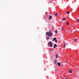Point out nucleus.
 I'll return each instance as SVG.
<instances>
[{"label": "nucleus", "mask_w": 79, "mask_h": 79, "mask_svg": "<svg viewBox=\"0 0 79 79\" xmlns=\"http://www.w3.org/2000/svg\"><path fill=\"white\" fill-rule=\"evenodd\" d=\"M46 35H48V37H50L53 36V33L51 30H49V32H46Z\"/></svg>", "instance_id": "1"}, {"label": "nucleus", "mask_w": 79, "mask_h": 79, "mask_svg": "<svg viewBox=\"0 0 79 79\" xmlns=\"http://www.w3.org/2000/svg\"><path fill=\"white\" fill-rule=\"evenodd\" d=\"M48 45H49L50 47H52L53 45L52 43V42L50 41L48 43Z\"/></svg>", "instance_id": "2"}, {"label": "nucleus", "mask_w": 79, "mask_h": 79, "mask_svg": "<svg viewBox=\"0 0 79 79\" xmlns=\"http://www.w3.org/2000/svg\"><path fill=\"white\" fill-rule=\"evenodd\" d=\"M52 41H55L56 43H57V40H56V38H54L53 39Z\"/></svg>", "instance_id": "3"}, {"label": "nucleus", "mask_w": 79, "mask_h": 79, "mask_svg": "<svg viewBox=\"0 0 79 79\" xmlns=\"http://www.w3.org/2000/svg\"><path fill=\"white\" fill-rule=\"evenodd\" d=\"M56 47H57V45L56 44H54L53 46L54 49L56 48Z\"/></svg>", "instance_id": "4"}, {"label": "nucleus", "mask_w": 79, "mask_h": 79, "mask_svg": "<svg viewBox=\"0 0 79 79\" xmlns=\"http://www.w3.org/2000/svg\"><path fill=\"white\" fill-rule=\"evenodd\" d=\"M57 63L58 66H61V63H60V62H57Z\"/></svg>", "instance_id": "5"}, {"label": "nucleus", "mask_w": 79, "mask_h": 79, "mask_svg": "<svg viewBox=\"0 0 79 79\" xmlns=\"http://www.w3.org/2000/svg\"><path fill=\"white\" fill-rule=\"evenodd\" d=\"M52 16L51 15L50 16L49 18V19H52Z\"/></svg>", "instance_id": "6"}, {"label": "nucleus", "mask_w": 79, "mask_h": 79, "mask_svg": "<svg viewBox=\"0 0 79 79\" xmlns=\"http://www.w3.org/2000/svg\"><path fill=\"white\" fill-rule=\"evenodd\" d=\"M46 40H49V37H48V36H47V37H46Z\"/></svg>", "instance_id": "7"}, {"label": "nucleus", "mask_w": 79, "mask_h": 79, "mask_svg": "<svg viewBox=\"0 0 79 79\" xmlns=\"http://www.w3.org/2000/svg\"><path fill=\"white\" fill-rule=\"evenodd\" d=\"M69 71L70 73H73V71H72L71 70H69Z\"/></svg>", "instance_id": "8"}, {"label": "nucleus", "mask_w": 79, "mask_h": 79, "mask_svg": "<svg viewBox=\"0 0 79 79\" xmlns=\"http://www.w3.org/2000/svg\"><path fill=\"white\" fill-rule=\"evenodd\" d=\"M62 21H66V18H64V19H63Z\"/></svg>", "instance_id": "9"}, {"label": "nucleus", "mask_w": 79, "mask_h": 79, "mask_svg": "<svg viewBox=\"0 0 79 79\" xmlns=\"http://www.w3.org/2000/svg\"><path fill=\"white\" fill-rule=\"evenodd\" d=\"M57 15H58V13H56L55 14V16H57Z\"/></svg>", "instance_id": "10"}, {"label": "nucleus", "mask_w": 79, "mask_h": 79, "mask_svg": "<svg viewBox=\"0 0 79 79\" xmlns=\"http://www.w3.org/2000/svg\"><path fill=\"white\" fill-rule=\"evenodd\" d=\"M56 62H57L56 60L54 62L55 64H56Z\"/></svg>", "instance_id": "11"}, {"label": "nucleus", "mask_w": 79, "mask_h": 79, "mask_svg": "<svg viewBox=\"0 0 79 79\" xmlns=\"http://www.w3.org/2000/svg\"><path fill=\"white\" fill-rule=\"evenodd\" d=\"M73 40L75 42L76 41V40H77V39H74Z\"/></svg>", "instance_id": "12"}, {"label": "nucleus", "mask_w": 79, "mask_h": 79, "mask_svg": "<svg viewBox=\"0 0 79 79\" xmlns=\"http://www.w3.org/2000/svg\"><path fill=\"white\" fill-rule=\"evenodd\" d=\"M77 21L78 23H79V19H78L77 20Z\"/></svg>", "instance_id": "13"}, {"label": "nucleus", "mask_w": 79, "mask_h": 79, "mask_svg": "<svg viewBox=\"0 0 79 79\" xmlns=\"http://www.w3.org/2000/svg\"><path fill=\"white\" fill-rule=\"evenodd\" d=\"M67 13L68 14H69V13H70V12L68 11L67 12Z\"/></svg>", "instance_id": "14"}, {"label": "nucleus", "mask_w": 79, "mask_h": 79, "mask_svg": "<svg viewBox=\"0 0 79 79\" xmlns=\"http://www.w3.org/2000/svg\"><path fill=\"white\" fill-rule=\"evenodd\" d=\"M58 55H56V58H58Z\"/></svg>", "instance_id": "15"}, {"label": "nucleus", "mask_w": 79, "mask_h": 79, "mask_svg": "<svg viewBox=\"0 0 79 79\" xmlns=\"http://www.w3.org/2000/svg\"><path fill=\"white\" fill-rule=\"evenodd\" d=\"M55 32H56V34H57V30H55Z\"/></svg>", "instance_id": "16"}, {"label": "nucleus", "mask_w": 79, "mask_h": 79, "mask_svg": "<svg viewBox=\"0 0 79 79\" xmlns=\"http://www.w3.org/2000/svg\"><path fill=\"white\" fill-rule=\"evenodd\" d=\"M67 25H69V22H68L67 23Z\"/></svg>", "instance_id": "17"}, {"label": "nucleus", "mask_w": 79, "mask_h": 79, "mask_svg": "<svg viewBox=\"0 0 79 79\" xmlns=\"http://www.w3.org/2000/svg\"><path fill=\"white\" fill-rule=\"evenodd\" d=\"M45 14L46 15H47V13L45 12Z\"/></svg>", "instance_id": "18"}, {"label": "nucleus", "mask_w": 79, "mask_h": 79, "mask_svg": "<svg viewBox=\"0 0 79 79\" xmlns=\"http://www.w3.org/2000/svg\"><path fill=\"white\" fill-rule=\"evenodd\" d=\"M64 28H62V31H63V30H64Z\"/></svg>", "instance_id": "19"}, {"label": "nucleus", "mask_w": 79, "mask_h": 79, "mask_svg": "<svg viewBox=\"0 0 79 79\" xmlns=\"http://www.w3.org/2000/svg\"><path fill=\"white\" fill-rule=\"evenodd\" d=\"M64 48H65V46L64 45Z\"/></svg>", "instance_id": "20"}, {"label": "nucleus", "mask_w": 79, "mask_h": 79, "mask_svg": "<svg viewBox=\"0 0 79 79\" xmlns=\"http://www.w3.org/2000/svg\"><path fill=\"white\" fill-rule=\"evenodd\" d=\"M64 46H66V44L65 43H64Z\"/></svg>", "instance_id": "21"}]
</instances>
